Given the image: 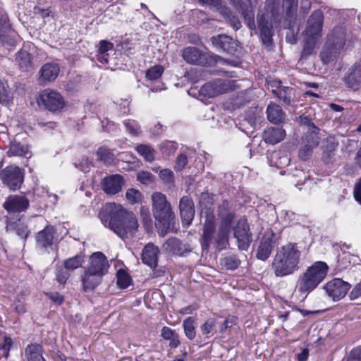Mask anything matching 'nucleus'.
Here are the masks:
<instances>
[{
	"label": "nucleus",
	"instance_id": "9b49d317",
	"mask_svg": "<svg viewBox=\"0 0 361 361\" xmlns=\"http://www.w3.org/2000/svg\"><path fill=\"white\" fill-rule=\"evenodd\" d=\"M110 264L106 257L101 252L92 253L88 260L87 268L104 276L109 271Z\"/></svg>",
	"mask_w": 361,
	"mask_h": 361
},
{
	"label": "nucleus",
	"instance_id": "c9c22d12",
	"mask_svg": "<svg viewBox=\"0 0 361 361\" xmlns=\"http://www.w3.org/2000/svg\"><path fill=\"white\" fill-rule=\"evenodd\" d=\"M6 228L7 229H14L16 234L23 239H26L29 234L27 227L20 221L18 222L9 223Z\"/></svg>",
	"mask_w": 361,
	"mask_h": 361
},
{
	"label": "nucleus",
	"instance_id": "0eeeda50",
	"mask_svg": "<svg viewBox=\"0 0 361 361\" xmlns=\"http://www.w3.org/2000/svg\"><path fill=\"white\" fill-rule=\"evenodd\" d=\"M0 178L4 185L11 190H16L21 187L24 173L18 166H8L1 171Z\"/></svg>",
	"mask_w": 361,
	"mask_h": 361
},
{
	"label": "nucleus",
	"instance_id": "5701e85b",
	"mask_svg": "<svg viewBox=\"0 0 361 361\" xmlns=\"http://www.w3.org/2000/svg\"><path fill=\"white\" fill-rule=\"evenodd\" d=\"M286 132L281 127H270L266 129L263 133L265 142L275 145L284 139Z\"/></svg>",
	"mask_w": 361,
	"mask_h": 361
},
{
	"label": "nucleus",
	"instance_id": "9d476101",
	"mask_svg": "<svg viewBox=\"0 0 361 361\" xmlns=\"http://www.w3.org/2000/svg\"><path fill=\"white\" fill-rule=\"evenodd\" d=\"M40 99L45 108L50 111L60 110L65 104L63 97L54 90H44L41 94Z\"/></svg>",
	"mask_w": 361,
	"mask_h": 361
},
{
	"label": "nucleus",
	"instance_id": "052dcab7",
	"mask_svg": "<svg viewBox=\"0 0 361 361\" xmlns=\"http://www.w3.org/2000/svg\"><path fill=\"white\" fill-rule=\"evenodd\" d=\"M235 318L234 317H228L226 319H224L223 322H219V324H220L219 332L221 334H223L228 329L231 328L235 324Z\"/></svg>",
	"mask_w": 361,
	"mask_h": 361
},
{
	"label": "nucleus",
	"instance_id": "e2e57ef3",
	"mask_svg": "<svg viewBox=\"0 0 361 361\" xmlns=\"http://www.w3.org/2000/svg\"><path fill=\"white\" fill-rule=\"evenodd\" d=\"M188 164V157L185 154H180L176 160L175 169L181 171Z\"/></svg>",
	"mask_w": 361,
	"mask_h": 361
},
{
	"label": "nucleus",
	"instance_id": "c756f323",
	"mask_svg": "<svg viewBox=\"0 0 361 361\" xmlns=\"http://www.w3.org/2000/svg\"><path fill=\"white\" fill-rule=\"evenodd\" d=\"M29 149L25 145L16 141H13L10 144L9 149L7 152L8 157L19 156L23 157L28 154Z\"/></svg>",
	"mask_w": 361,
	"mask_h": 361
},
{
	"label": "nucleus",
	"instance_id": "6e6d98bb",
	"mask_svg": "<svg viewBox=\"0 0 361 361\" xmlns=\"http://www.w3.org/2000/svg\"><path fill=\"white\" fill-rule=\"evenodd\" d=\"M313 147L304 144L298 152L299 158L303 161L309 159L312 154Z\"/></svg>",
	"mask_w": 361,
	"mask_h": 361
},
{
	"label": "nucleus",
	"instance_id": "8fccbe9b",
	"mask_svg": "<svg viewBox=\"0 0 361 361\" xmlns=\"http://www.w3.org/2000/svg\"><path fill=\"white\" fill-rule=\"evenodd\" d=\"M338 144L331 142L326 147V149L323 152L322 161L325 164H329L331 162L332 158L334 156V151L336 149Z\"/></svg>",
	"mask_w": 361,
	"mask_h": 361
},
{
	"label": "nucleus",
	"instance_id": "a18cd8bd",
	"mask_svg": "<svg viewBox=\"0 0 361 361\" xmlns=\"http://www.w3.org/2000/svg\"><path fill=\"white\" fill-rule=\"evenodd\" d=\"M296 121L300 123V126L307 128V130L319 131V128L312 122V118L304 114L299 116L296 118Z\"/></svg>",
	"mask_w": 361,
	"mask_h": 361
},
{
	"label": "nucleus",
	"instance_id": "f704fd0d",
	"mask_svg": "<svg viewBox=\"0 0 361 361\" xmlns=\"http://www.w3.org/2000/svg\"><path fill=\"white\" fill-rule=\"evenodd\" d=\"M339 50H336L333 47L327 46V43L320 52V57L324 64H327L334 59L336 54Z\"/></svg>",
	"mask_w": 361,
	"mask_h": 361
},
{
	"label": "nucleus",
	"instance_id": "f3484780",
	"mask_svg": "<svg viewBox=\"0 0 361 361\" xmlns=\"http://www.w3.org/2000/svg\"><path fill=\"white\" fill-rule=\"evenodd\" d=\"M347 37L346 30L343 26H336L327 36V46H331L336 50L343 48Z\"/></svg>",
	"mask_w": 361,
	"mask_h": 361
},
{
	"label": "nucleus",
	"instance_id": "4d7b16f0",
	"mask_svg": "<svg viewBox=\"0 0 361 361\" xmlns=\"http://www.w3.org/2000/svg\"><path fill=\"white\" fill-rule=\"evenodd\" d=\"M200 204L204 208H209L214 202L213 195L209 192H202L200 197Z\"/></svg>",
	"mask_w": 361,
	"mask_h": 361
},
{
	"label": "nucleus",
	"instance_id": "c03bdc74",
	"mask_svg": "<svg viewBox=\"0 0 361 361\" xmlns=\"http://www.w3.org/2000/svg\"><path fill=\"white\" fill-rule=\"evenodd\" d=\"M140 216L144 226L147 231L152 229L153 221L148 208L142 207L140 208Z\"/></svg>",
	"mask_w": 361,
	"mask_h": 361
},
{
	"label": "nucleus",
	"instance_id": "a19ab883",
	"mask_svg": "<svg viewBox=\"0 0 361 361\" xmlns=\"http://www.w3.org/2000/svg\"><path fill=\"white\" fill-rule=\"evenodd\" d=\"M117 285L121 288H127L131 282L130 275L123 269L118 270L116 273Z\"/></svg>",
	"mask_w": 361,
	"mask_h": 361
},
{
	"label": "nucleus",
	"instance_id": "de8ad7c7",
	"mask_svg": "<svg viewBox=\"0 0 361 361\" xmlns=\"http://www.w3.org/2000/svg\"><path fill=\"white\" fill-rule=\"evenodd\" d=\"M318 132L319 131H314V130L307 131L305 133V138L304 140V143L306 145H310L313 147L317 146L319 142V137L318 136Z\"/></svg>",
	"mask_w": 361,
	"mask_h": 361
},
{
	"label": "nucleus",
	"instance_id": "13d9d810",
	"mask_svg": "<svg viewBox=\"0 0 361 361\" xmlns=\"http://www.w3.org/2000/svg\"><path fill=\"white\" fill-rule=\"evenodd\" d=\"M233 212V211L231 210V204L229 201L228 200H224L219 205L217 209V214L219 217L226 215V213H231Z\"/></svg>",
	"mask_w": 361,
	"mask_h": 361
},
{
	"label": "nucleus",
	"instance_id": "864d4df0",
	"mask_svg": "<svg viewBox=\"0 0 361 361\" xmlns=\"http://www.w3.org/2000/svg\"><path fill=\"white\" fill-rule=\"evenodd\" d=\"M217 324H219L217 319L212 318L207 319L200 327L202 334L207 335L212 333Z\"/></svg>",
	"mask_w": 361,
	"mask_h": 361
},
{
	"label": "nucleus",
	"instance_id": "f8f14e48",
	"mask_svg": "<svg viewBox=\"0 0 361 361\" xmlns=\"http://www.w3.org/2000/svg\"><path fill=\"white\" fill-rule=\"evenodd\" d=\"M234 236L238 242V248L249 247L252 239L249 225L245 217H242L238 221L234 228Z\"/></svg>",
	"mask_w": 361,
	"mask_h": 361
},
{
	"label": "nucleus",
	"instance_id": "6e6552de",
	"mask_svg": "<svg viewBox=\"0 0 361 361\" xmlns=\"http://www.w3.org/2000/svg\"><path fill=\"white\" fill-rule=\"evenodd\" d=\"M350 287V284L342 279H334L326 283L324 289L334 300H339L345 296Z\"/></svg>",
	"mask_w": 361,
	"mask_h": 361
},
{
	"label": "nucleus",
	"instance_id": "79ce46f5",
	"mask_svg": "<svg viewBox=\"0 0 361 361\" xmlns=\"http://www.w3.org/2000/svg\"><path fill=\"white\" fill-rule=\"evenodd\" d=\"M298 0H283V9L288 18H293L298 9Z\"/></svg>",
	"mask_w": 361,
	"mask_h": 361
},
{
	"label": "nucleus",
	"instance_id": "423d86ee",
	"mask_svg": "<svg viewBox=\"0 0 361 361\" xmlns=\"http://www.w3.org/2000/svg\"><path fill=\"white\" fill-rule=\"evenodd\" d=\"M233 81L216 79L204 84L199 90V95L212 98L233 90Z\"/></svg>",
	"mask_w": 361,
	"mask_h": 361
},
{
	"label": "nucleus",
	"instance_id": "bf43d9fd",
	"mask_svg": "<svg viewBox=\"0 0 361 361\" xmlns=\"http://www.w3.org/2000/svg\"><path fill=\"white\" fill-rule=\"evenodd\" d=\"M137 180L142 184H147L153 181V175L148 171H140L137 174Z\"/></svg>",
	"mask_w": 361,
	"mask_h": 361
},
{
	"label": "nucleus",
	"instance_id": "393cba45",
	"mask_svg": "<svg viewBox=\"0 0 361 361\" xmlns=\"http://www.w3.org/2000/svg\"><path fill=\"white\" fill-rule=\"evenodd\" d=\"M42 346L38 343H31L25 349L27 361H45L42 356Z\"/></svg>",
	"mask_w": 361,
	"mask_h": 361
},
{
	"label": "nucleus",
	"instance_id": "0e129e2a",
	"mask_svg": "<svg viewBox=\"0 0 361 361\" xmlns=\"http://www.w3.org/2000/svg\"><path fill=\"white\" fill-rule=\"evenodd\" d=\"M110 50H114V44L110 42L102 40L99 43V54H107V51Z\"/></svg>",
	"mask_w": 361,
	"mask_h": 361
},
{
	"label": "nucleus",
	"instance_id": "72a5a7b5",
	"mask_svg": "<svg viewBox=\"0 0 361 361\" xmlns=\"http://www.w3.org/2000/svg\"><path fill=\"white\" fill-rule=\"evenodd\" d=\"M84 255L82 254L77 255L73 257H70L65 260L64 267L69 271H73L80 267L84 263Z\"/></svg>",
	"mask_w": 361,
	"mask_h": 361
},
{
	"label": "nucleus",
	"instance_id": "4c0bfd02",
	"mask_svg": "<svg viewBox=\"0 0 361 361\" xmlns=\"http://www.w3.org/2000/svg\"><path fill=\"white\" fill-rule=\"evenodd\" d=\"M221 12L233 29L238 30L241 27V23L238 17L233 12L228 10L226 7L222 8Z\"/></svg>",
	"mask_w": 361,
	"mask_h": 361
},
{
	"label": "nucleus",
	"instance_id": "58836bf2",
	"mask_svg": "<svg viewBox=\"0 0 361 361\" xmlns=\"http://www.w3.org/2000/svg\"><path fill=\"white\" fill-rule=\"evenodd\" d=\"M12 99V94L6 82L0 80V103L8 104Z\"/></svg>",
	"mask_w": 361,
	"mask_h": 361
},
{
	"label": "nucleus",
	"instance_id": "412c9836",
	"mask_svg": "<svg viewBox=\"0 0 361 361\" xmlns=\"http://www.w3.org/2000/svg\"><path fill=\"white\" fill-rule=\"evenodd\" d=\"M260 36L264 45L269 47L272 44L273 26L271 22L262 15L257 19Z\"/></svg>",
	"mask_w": 361,
	"mask_h": 361
},
{
	"label": "nucleus",
	"instance_id": "a878e982",
	"mask_svg": "<svg viewBox=\"0 0 361 361\" xmlns=\"http://www.w3.org/2000/svg\"><path fill=\"white\" fill-rule=\"evenodd\" d=\"M295 90L290 87H279L273 90L274 94L279 99L282 100L286 105H290L295 97Z\"/></svg>",
	"mask_w": 361,
	"mask_h": 361
},
{
	"label": "nucleus",
	"instance_id": "b1692460",
	"mask_svg": "<svg viewBox=\"0 0 361 361\" xmlns=\"http://www.w3.org/2000/svg\"><path fill=\"white\" fill-rule=\"evenodd\" d=\"M7 30H9L7 25L6 18H0V47H11L16 44L15 38L10 34H7Z\"/></svg>",
	"mask_w": 361,
	"mask_h": 361
},
{
	"label": "nucleus",
	"instance_id": "7c9ffc66",
	"mask_svg": "<svg viewBox=\"0 0 361 361\" xmlns=\"http://www.w3.org/2000/svg\"><path fill=\"white\" fill-rule=\"evenodd\" d=\"M16 61L20 68L24 71H29L32 67L31 56L26 50H20L16 56Z\"/></svg>",
	"mask_w": 361,
	"mask_h": 361
},
{
	"label": "nucleus",
	"instance_id": "473e14b6",
	"mask_svg": "<svg viewBox=\"0 0 361 361\" xmlns=\"http://www.w3.org/2000/svg\"><path fill=\"white\" fill-rule=\"evenodd\" d=\"M135 149L137 152L142 156L147 161L152 162L154 159V150L147 145H138Z\"/></svg>",
	"mask_w": 361,
	"mask_h": 361
},
{
	"label": "nucleus",
	"instance_id": "f257e3e1",
	"mask_svg": "<svg viewBox=\"0 0 361 361\" xmlns=\"http://www.w3.org/2000/svg\"><path fill=\"white\" fill-rule=\"evenodd\" d=\"M99 216L106 227L122 239L132 236L138 227L137 219L134 214L114 202L106 204Z\"/></svg>",
	"mask_w": 361,
	"mask_h": 361
},
{
	"label": "nucleus",
	"instance_id": "1a4fd4ad",
	"mask_svg": "<svg viewBox=\"0 0 361 361\" xmlns=\"http://www.w3.org/2000/svg\"><path fill=\"white\" fill-rule=\"evenodd\" d=\"M324 16L320 10L314 11L307 20L305 30L307 38L317 39L321 35L323 27Z\"/></svg>",
	"mask_w": 361,
	"mask_h": 361
},
{
	"label": "nucleus",
	"instance_id": "680f3d73",
	"mask_svg": "<svg viewBox=\"0 0 361 361\" xmlns=\"http://www.w3.org/2000/svg\"><path fill=\"white\" fill-rule=\"evenodd\" d=\"M69 270L60 269L56 272V280L59 283L65 284L70 276Z\"/></svg>",
	"mask_w": 361,
	"mask_h": 361
},
{
	"label": "nucleus",
	"instance_id": "4be33fe9",
	"mask_svg": "<svg viewBox=\"0 0 361 361\" xmlns=\"http://www.w3.org/2000/svg\"><path fill=\"white\" fill-rule=\"evenodd\" d=\"M59 66L55 63H47L44 64L39 71V80L42 82H50L54 80L59 75Z\"/></svg>",
	"mask_w": 361,
	"mask_h": 361
},
{
	"label": "nucleus",
	"instance_id": "2eb2a0df",
	"mask_svg": "<svg viewBox=\"0 0 361 361\" xmlns=\"http://www.w3.org/2000/svg\"><path fill=\"white\" fill-rule=\"evenodd\" d=\"M36 242L38 246L47 248L53 247L58 243L56 229L53 226L47 225L36 235Z\"/></svg>",
	"mask_w": 361,
	"mask_h": 361
},
{
	"label": "nucleus",
	"instance_id": "aec40b11",
	"mask_svg": "<svg viewBox=\"0 0 361 361\" xmlns=\"http://www.w3.org/2000/svg\"><path fill=\"white\" fill-rule=\"evenodd\" d=\"M104 276L86 268L82 276V286L85 291L94 290L102 283Z\"/></svg>",
	"mask_w": 361,
	"mask_h": 361
},
{
	"label": "nucleus",
	"instance_id": "37998d69",
	"mask_svg": "<svg viewBox=\"0 0 361 361\" xmlns=\"http://www.w3.org/2000/svg\"><path fill=\"white\" fill-rule=\"evenodd\" d=\"M240 263V260L233 256L226 257L220 260V264L221 267L227 270H233L237 269L239 267Z\"/></svg>",
	"mask_w": 361,
	"mask_h": 361
},
{
	"label": "nucleus",
	"instance_id": "cd10ccee",
	"mask_svg": "<svg viewBox=\"0 0 361 361\" xmlns=\"http://www.w3.org/2000/svg\"><path fill=\"white\" fill-rule=\"evenodd\" d=\"M345 82L352 88H355L361 84V62L350 71L345 77Z\"/></svg>",
	"mask_w": 361,
	"mask_h": 361
},
{
	"label": "nucleus",
	"instance_id": "603ef678",
	"mask_svg": "<svg viewBox=\"0 0 361 361\" xmlns=\"http://www.w3.org/2000/svg\"><path fill=\"white\" fill-rule=\"evenodd\" d=\"M97 155L105 164H111L113 161V154L110 149L105 147H101L98 149Z\"/></svg>",
	"mask_w": 361,
	"mask_h": 361
},
{
	"label": "nucleus",
	"instance_id": "a211bd4d",
	"mask_svg": "<svg viewBox=\"0 0 361 361\" xmlns=\"http://www.w3.org/2000/svg\"><path fill=\"white\" fill-rule=\"evenodd\" d=\"M180 214L183 223L188 226L191 224L195 216V206L191 197L183 196L179 202Z\"/></svg>",
	"mask_w": 361,
	"mask_h": 361
},
{
	"label": "nucleus",
	"instance_id": "39448f33",
	"mask_svg": "<svg viewBox=\"0 0 361 361\" xmlns=\"http://www.w3.org/2000/svg\"><path fill=\"white\" fill-rule=\"evenodd\" d=\"M300 252L298 250H278L273 262L272 270L277 277H284L299 269Z\"/></svg>",
	"mask_w": 361,
	"mask_h": 361
},
{
	"label": "nucleus",
	"instance_id": "338daca9",
	"mask_svg": "<svg viewBox=\"0 0 361 361\" xmlns=\"http://www.w3.org/2000/svg\"><path fill=\"white\" fill-rule=\"evenodd\" d=\"M49 298L54 303L61 305L63 302V296L58 292H50L47 293Z\"/></svg>",
	"mask_w": 361,
	"mask_h": 361
},
{
	"label": "nucleus",
	"instance_id": "09e8293b",
	"mask_svg": "<svg viewBox=\"0 0 361 361\" xmlns=\"http://www.w3.org/2000/svg\"><path fill=\"white\" fill-rule=\"evenodd\" d=\"M126 197L130 203L134 204L141 201L142 194L136 189L130 188L126 191Z\"/></svg>",
	"mask_w": 361,
	"mask_h": 361
},
{
	"label": "nucleus",
	"instance_id": "49530a36",
	"mask_svg": "<svg viewBox=\"0 0 361 361\" xmlns=\"http://www.w3.org/2000/svg\"><path fill=\"white\" fill-rule=\"evenodd\" d=\"M163 73L164 68L161 66H154L147 71L146 78L149 80H157L161 76Z\"/></svg>",
	"mask_w": 361,
	"mask_h": 361
},
{
	"label": "nucleus",
	"instance_id": "f03ea898",
	"mask_svg": "<svg viewBox=\"0 0 361 361\" xmlns=\"http://www.w3.org/2000/svg\"><path fill=\"white\" fill-rule=\"evenodd\" d=\"M235 217V212L226 213L220 216L221 223L216 235L214 236L216 229V221L213 214L207 215L203 225L202 236V246L209 248L214 246L216 248H226L228 245V237L231 232V224Z\"/></svg>",
	"mask_w": 361,
	"mask_h": 361
},
{
	"label": "nucleus",
	"instance_id": "69168bd1",
	"mask_svg": "<svg viewBox=\"0 0 361 361\" xmlns=\"http://www.w3.org/2000/svg\"><path fill=\"white\" fill-rule=\"evenodd\" d=\"M180 241L176 238H171L163 245V248H180Z\"/></svg>",
	"mask_w": 361,
	"mask_h": 361
},
{
	"label": "nucleus",
	"instance_id": "774afa93",
	"mask_svg": "<svg viewBox=\"0 0 361 361\" xmlns=\"http://www.w3.org/2000/svg\"><path fill=\"white\" fill-rule=\"evenodd\" d=\"M349 297L350 300H355L359 297H361V281L355 286V287L351 290Z\"/></svg>",
	"mask_w": 361,
	"mask_h": 361
},
{
	"label": "nucleus",
	"instance_id": "c85d7f7f",
	"mask_svg": "<svg viewBox=\"0 0 361 361\" xmlns=\"http://www.w3.org/2000/svg\"><path fill=\"white\" fill-rule=\"evenodd\" d=\"M157 250H142V261L152 269H154L157 266Z\"/></svg>",
	"mask_w": 361,
	"mask_h": 361
},
{
	"label": "nucleus",
	"instance_id": "3c124183",
	"mask_svg": "<svg viewBox=\"0 0 361 361\" xmlns=\"http://www.w3.org/2000/svg\"><path fill=\"white\" fill-rule=\"evenodd\" d=\"M128 132L133 135H138L140 133V128L135 120H126L123 123Z\"/></svg>",
	"mask_w": 361,
	"mask_h": 361
},
{
	"label": "nucleus",
	"instance_id": "5fc2aeb1",
	"mask_svg": "<svg viewBox=\"0 0 361 361\" xmlns=\"http://www.w3.org/2000/svg\"><path fill=\"white\" fill-rule=\"evenodd\" d=\"M160 178L164 182V183L172 185L174 182V175L172 171L170 169H163L159 173Z\"/></svg>",
	"mask_w": 361,
	"mask_h": 361
},
{
	"label": "nucleus",
	"instance_id": "ddd939ff",
	"mask_svg": "<svg viewBox=\"0 0 361 361\" xmlns=\"http://www.w3.org/2000/svg\"><path fill=\"white\" fill-rule=\"evenodd\" d=\"M30 206L29 200L24 195H9L4 202L3 207L9 213L25 212Z\"/></svg>",
	"mask_w": 361,
	"mask_h": 361
},
{
	"label": "nucleus",
	"instance_id": "4468645a",
	"mask_svg": "<svg viewBox=\"0 0 361 361\" xmlns=\"http://www.w3.org/2000/svg\"><path fill=\"white\" fill-rule=\"evenodd\" d=\"M183 58L190 64L206 66L209 63L207 54L195 47H188L183 51Z\"/></svg>",
	"mask_w": 361,
	"mask_h": 361
},
{
	"label": "nucleus",
	"instance_id": "e433bc0d",
	"mask_svg": "<svg viewBox=\"0 0 361 361\" xmlns=\"http://www.w3.org/2000/svg\"><path fill=\"white\" fill-rule=\"evenodd\" d=\"M184 332L186 337L190 340L195 337V320L192 317H188L183 321Z\"/></svg>",
	"mask_w": 361,
	"mask_h": 361
},
{
	"label": "nucleus",
	"instance_id": "6ab92c4d",
	"mask_svg": "<svg viewBox=\"0 0 361 361\" xmlns=\"http://www.w3.org/2000/svg\"><path fill=\"white\" fill-rule=\"evenodd\" d=\"M123 184V178L118 174L107 176L102 181L103 190L109 195H114L120 192Z\"/></svg>",
	"mask_w": 361,
	"mask_h": 361
},
{
	"label": "nucleus",
	"instance_id": "7ed1b4c3",
	"mask_svg": "<svg viewBox=\"0 0 361 361\" xmlns=\"http://www.w3.org/2000/svg\"><path fill=\"white\" fill-rule=\"evenodd\" d=\"M153 215L155 227L161 236L168 232H176L177 227L175 215L166 196L161 192H155L152 196Z\"/></svg>",
	"mask_w": 361,
	"mask_h": 361
},
{
	"label": "nucleus",
	"instance_id": "ea45409f",
	"mask_svg": "<svg viewBox=\"0 0 361 361\" xmlns=\"http://www.w3.org/2000/svg\"><path fill=\"white\" fill-rule=\"evenodd\" d=\"M160 150L165 158L173 155L177 150V143L172 141H164L160 145Z\"/></svg>",
	"mask_w": 361,
	"mask_h": 361
},
{
	"label": "nucleus",
	"instance_id": "dca6fc26",
	"mask_svg": "<svg viewBox=\"0 0 361 361\" xmlns=\"http://www.w3.org/2000/svg\"><path fill=\"white\" fill-rule=\"evenodd\" d=\"M211 42L217 49H221L228 54L236 52L238 43L232 37L226 35H218L211 38Z\"/></svg>",
	"mask_w": 361,
	"mask_h": 361
},
{
	"label": "nucleus",
	"instance_id": "2f4dec72",
	"mask_svg": "<svg viewBox=\"0 0 361 361\" xmlns=\"http://www.w3.org/2000/svg\"><path fill=\"white\" fill-rule=\"evenodd\" d=\"M278 246L276 235L271 231L264 233L259 248H274Z\"/></svg>",
	"mask_w": 361,
	"mask_h": 361
},
{
	"label": "nucleus",
	"instance_id": "20e7f679",
	"mask_svg": "<svg viewBox=\"0 0 361 361\" xmlns=\"http://www.w3.org/2000/svg\"><path fill=\"white\" fill-rule=\"evenodd\" d=\"M328 265L322 261L315 262L298 276L295 290L304 298L313 291L327 275Z\"/></svg>",
	"mask_w": 361,
	"mask_h": 361
},
{
	"label": "nucleus",
	"instance_id": "bb28decb",
	"mask_svg": "<svg viewBox=\"0 0 361 361\" xmlns=\"http://www.w3.org/2000/svg\"><path fill=\"white\" fill-rule=\"evenodd\" d=\"M268 120L273 123H280L285 118V114L280 106L271 103L267 109Z\"/></svg>",
	"mask_w": 361,
	"mask_h": 361
}]
</instances>
